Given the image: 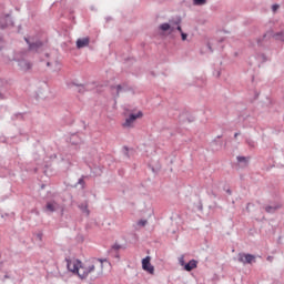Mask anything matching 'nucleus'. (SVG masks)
Instances as JSON below:
<instances>
[{"label": "nucleus", "mask_w": 284, "mask_h": 284, "mask_svg": "<svg viewBox=\"0 0 284 284\" xmlns=\"http://www.w3.org/2000/svg\"><path fill=\"white\" fill-rule=\"evenodd\" d=\"M67 270L79 276L81 281H85L88 276H101L103 274V260L92 258L85 262L67 260Z\"/></svg>", "instance_id": "1"}, {"label": "nucleus", "mask_w": 284, "mask_h": 284, "mask_svg": "<svg viewBox=\"0 0 284 284\" xmlns=\"http://www.w3.org/2000/svg\"><path fill=\"white\" fill-rule=\"evenodd\" d=\"M136 119H143V112L138 111L136 113H131L129 118L125 119L122 126L123 128H134V123H136Z\"/></svg>", "instance_id": "2"}, {"label": "nucleus", "mask_w": 284, "mask_h": 284, "mask_svg": "<svg viewBox=\"0 0 284 284\" xmlns=\"http://www.w3.org/2000/svg\"><path fill=\"white\" fill-rule=\"evenodd\" d=\"M237 261L239 263H243V265H246V263H254L256 261V256L247 253H239Z\"/></svg>", "instance_id": "3"}, {"label": "nucleus", "mask_w": 284, "mask_h": 284, "mask_svg": "<svg viewBox=\"0 0 284 284\" xmlns=\"http://www.w3.org/2000/svg\"><path fill=\"white\" fill-rule=\"evenodd\" d=\"M150 261V256H146L142 260V270H144V272H148V274L154 275V265H152Z\"/></svg>", "instance_id": "4"}, {"label": "nucleus", "mask_w": 284, "mask_h": 284, "mask_svg": "<svg viewBox=\"0 0 284 284\" xmlns=\"http://www.w3.org/2000/svg\"><path fill=\"white\" fill-rule=\"evenodd\" d=\"M180 22H175V23H163L160 26V30H162V32H174L175 27L174 26H179Z\"/></svg>", "instance_id": "5"}, {"label": "nucleus", "mask_w": 284, "mask_h": 284, "mask_svg": "<svg viewBox=\"0 0 284 284\" xmlns=\"http://www.w3.org/2000/svg\"><path fill=\"white\" fill-rule=\"evenodd\" d=\"M199 262L196 260H191L189 263L184 265V270L186 272H192V270H196Z\"/></svg>", "instance_id": "6"}, {"label": "nucleus", "mask_w": 284, "mask_h": 284, "mask_svg": "<svg viewBox=\"0 0 284 284\" xmlns=\"http://www.w3.org/2000/svg\"><path fill=\"white\" fill-rule=\"evenodd\" d=\"M90 45V38H83V39H79L77 41V48L81 49V48H85Z\"/></svg>", "instance_id": "7"}, {"label": "nucleus", "mask_w": 284, "mask_h": 284, "mask_svg": "<svg viewBox=\"0 0 284 284\" xmlns=\"http://www.w3.org/2000/svg\"><path fill=\"white\" fill-rule=\"evenodd\" d=\"M45 209L47 212H57L59 204L57 202H48Z\"/></svg>", "instance_id": "8"}, {"label": "nucleus", "mask_w": 284, "mask_h": 284, "mask_svg": "<svg viewBox=\"0 0 284 284\" xmlns=\"http://www.w3.org/2000/svg\"><path fill=\"white\" fill-rule=\"evenodd\" d=\"M276 210H281V205H268L265 207V212H267L268 214H274Z\"/></svg>", "instance_id": "9"}, {"label": "nucleus", "mask_w": 284, "mask_h": 284, "mask_svg": "<svg viewBox=\"0 0 284 284\" xmlns=\"http://www.w3.org/2000/svg\"><path fill=\"white\" fill-rule=\"evenodd\" d=\"M20 68L22 70H30V68H32V64L30 62L21 61L20 62Z\"/></svg>", "instance_id": "10"}, {"label": "nucleus", "mask_w": 284, "mask_h": 284, "mask_svg": "<svg viewBox=\"0 0 284 284\" xmlns=\"http://www.w3.org/2000/svg\"><path fill=\"white\" fill-rule=\"evenodd\" d=\"M176 30H178L179 32H181L182 41H186V39H187V33H184V32H183V29L181 28V26L178 24Z\"/></svg>", "instance_id": "11"}, {"label": "nucleus", "mask_w": 284, "mask_h": 284, "mask_svg": "<svg viewBox=\"0 0 284 284\" xmlns=\"http://www.w3.org/2000/svg\"><path fill=\"white\" fill-rule=\"evenodd\" d=\"M80 209L87 216H90V210H88V204L81 205Z\"/></svg>", "instance_id": "12"}, {"label": "nucleus", "mask_w": 284, "mask_h": 284, "mask_svg": "<svg viewBox=\"0 0 284 284\" xmlns=\"http://www.w3.org/2000/svg\"><path fill=\"white\" fill-rule=\"evenodd\" d=\"M194 6H205L207 0H193Z\"/></svg>", "instance_id": "13"}, {"label": "nucleus", "mask_w": 284, "mask_h": 284, "mask_svg": "<svg viewBox=\"0 0 284 284\" xmlns=\"http://www.w3.org/2000/svg\"><path fill=\"white\" fill-rule=\"evenodd\" d=\"M274 39H276V41H284V32L276 33Z\"/></svg>", "instance_id": "14"}, {"label": "nucleus", "mask_w": 284, "mask_h": 284, "mask_svg": "<svg viewBox=\"0 0 284 284\" xmlns=\"http://www.w3.org/2000/svg\"><path fill=\"white\" fill-rule=\"evenodd\" d=\"M136 225L139 227H145V225H148V220H140L138 221Z\"/></svg>", "instance_id": "15"}, {"label": "nucleus", "mask_w": 284, "mask_h": 284, "mask_svg": "<svg viewBox=\"0 0 284 284\" xmlns=\"http://www.w3.org/2000/svg\"><path fill=\"white\" fill-rule=\"evenodd\" d=\"M29 48H30L31 50H34V48H41V42H38V43H36V44H29Z\"/></svg>", "instance_id": "16"}, {"label": "nucleus", "mask_w": 284, "mask_h": 284, "mask_svg": "<svg viewBox=\"0 0 284 284\" xmlns=\"http://www.w3.org/2000/svg\"><path fill=\"white\" fill-rule=\"evenodd\" d=\"M112 250H115V252H119V250H121V245L115 243L112 245Z\"/></svg>", "instance_id": "17"}, {"label": "nucleus", "mask_w": 284, "mask_h": 284, "mask_svg": "<svg viewBox=\"0 0 284 284\" xmlns=\"http://www.w3.org/2000/svg\"><path fill=\"white\" fill-rule=\"evenodd\" d=\"M114 90L116 91V94H119L123 90V87L119 84L114 88Z\"/></svg>", "instance_id": "18"}, {"label": "nucleus", "mask_w": 284, "mask_h": 284, "mask_svg": "<svg viewBox=\"0 0 284 284\" xmlns=\"http://www.w3.org/2000/svg\"><path fill=\"white\" fill-rule=\"evenodd\" d=\"M180 265H182V267H185V257L184 256L180 257Z\"/></svg>", "instance_id": "19"}, {"label": "nucleus", "mask_w": 284, "mask_h": 284, "mask_svg": "<svg viewBox=\"0 0 284 284\" xmlns=\"http://www.w3.org/2000/svg\"><path fill=\"white\" fill-rule=\"evenodd\" d=\"M237 161L241 163V162H245V161H247V159L245 158V156H239L237 158Z\"/></svg>", "instance_id": "20"}, {"label": "nucleus", "mask_w": 284, "mask_h": 284, "mask_svg": "<svg viewBox=\"0 0 284 284\" xmlns=\"http://www.w3.org/2000/svg\"><path fill=\"white\" fill-rule=\"evenodd\" d=\"M272 10H273V12H276V10H278V4H273Z\"/></svg>", "instance_id": "21"}, {"label": "nucleus", "mask_w": 284, "mask_h": 284, "mask_svg": "<svg viewBox=\"0 0 284 284\" xmlns=\"http://www.w3.org/2000/svg\"><path fill=\"white\" fill-rule=\"evenodd\" d=\"M1 21H10V18H3Z\"/></svg>", "instance_id": "22"}, {"label": "nucleus", "mask_w": 284, "mask_h": 284, "mask_svg": "<svg viewBox=\"0 0 284 284\" xmlns=\"http://www.w3.org/2000/svg\"><path fill=\"white\" fill-rule=\"evenodd\" d=\"M267 261H272V256H268V257H267Z\"/></svg>", "instance_id": "23"}, {"label": "nucleus", "mask_w": 284, "mask_h": 284, "mask_svg": "<svg viewBox=\"0 0 284 284\" xmlns=\"http://www.w3.org/2000/svg\"><path fill=\"white\" fill-rule=\"evenodd\" d=\"M236 136H239V133H235V134H234V138H235V139H236Z\"/></svg>", "instance_id": "24"}, {"label": "nucleus", "mask_w": 284, "mask_h": 284, "mask_svg": "<svg viewBox=\"0 0 284 284\" xmlns=\"http://www.w3.org/2000/svg\"><path fill=\"white\" fill-rule=\"evenodd\" d=\"M26 41H27L28 43H30V42L28 41V39H26Z\"/></svg>", "instance_id": "25"}, {"label": "nucleus", "mask_w": 284, "mask_h": 284, "mask_svg": "<svg viewBox=\"0 0 284 284\" xmlns=\"http://www.w3.org/2000/svg\"><path fill=\"white\" fill-rule=\"evenodd\" d=\"M2 28H6V26H2Z\"/></svg>", "instance_id": "26"}]
</instances>
